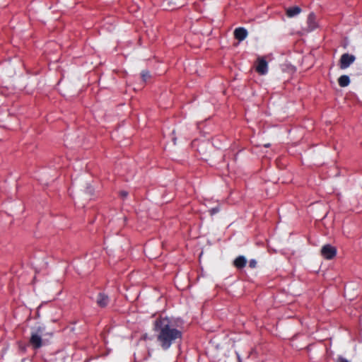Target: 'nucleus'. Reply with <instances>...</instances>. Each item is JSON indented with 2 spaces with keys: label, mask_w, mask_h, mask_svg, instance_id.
I'll list each match as a JSON object with an SVG mask.
<instances>
[{
  "label": "nucleus",
  "mask_w": 362,
  "mask_h": 362,
  "mask_svg": "<svg viewBox=\"0 0 362 362\" xmlns=\"http://www.w3.org/2000/svg\"><path fill=\"white\" fill-rule=\"evenodd\" d=\"M158 345L163 350H168L172 344L180 341L182 332L178 329L173 320L168 317H159L153 322Z\"/></svg>",
  "instance_id": "nucleus-1"
},
{
  "label": "nucleus",
  "mask_w": 362,
  "mask_h": 362,
  "mask_svg": "<svg viewBox=\"0 0 362 362\" xmlns=\"http://www.w3.org/2000/svg\"><path fill=\"white\" fill-rule=\"evenodd\" d=\"M45 327L44 326H35L31 328L29 342L33 349H38L42 346V337L45 335Z\"/></svg>",
  "instance_id": "nucleus-2"
},
{
  "label": "nucleus",
  "mask_w": 362,
  "mask_h": 362,
  "mask_svg": "<svg viewBox=\"0 0 362 362\" xmlns=\"http://www.w3.org/2000/svg\"><path fill=\"white\" fill-rule=\"evenodd\" d=\"M337 252V248L329 244L323 245L320 251L321 255L326 259H332Z\"/></svg>",
  "instance_id": "nucleus-3"
},
{
  "label": "nucleus",
  "mask_w": 362,
  "mask_h": 362,
  "mask_svg": "<svg viewBox=\"0 0 362 362\" xmlns=\"http://www.w3.org/2000/svg\"><path fill=\"white\" fill-rule=\"evenodd\" d=\"M356 57L353 54L348 53L343 54L339 59V67L341 69H347L351 64L354 62Z\"/></svg>",
  "instance_id": "nucleus-4"
},
{
  "label": "nucleus",
  "mask_w": 362,
  "mask_h": 362,
  "mask_svg": "<svg viewBox=\"0 0 362 362\" xmlns=\"http://www.w3.org/2000/svg\"><path fill=\"white\" fill-rule=\"evenodd\" d=\"M318 27L316 16L313 13H310L307 18V26L304 28L306 32H312Z\"/></svg>",
  "instance_id": "nucleus-5"
},
{
  "label": "nucleus",
  "mask_w": 362,
  "mask_h": 362,
  "mask_svg": "<svg viewBox=\"0 0 362 362\" xmlns=\"http://www.w3.org/2000/svg\"><path fill=\"white\" fill-rule=\"evenodd\" d=\"M255 69L260 75L266 74L268 71L267 62L262 57H258Z\"/></svg>",
  "instance_id": "nucleus-6"
},
{
  "label": "nucleus",
  "mask_w": 362,
  "mask_h": 362,
  "mask_svg": "<svg viewBox=\"0 0 362 362\" xmlns=\"http://www.w3.org/2000/svg\"><path fill=\"white\" fill-rule=\"evenodd\" d=\"M110 302L107 295L104 293H99L96 298V303L100 308L106 307Z\"/></svg>",
  "instance_id": "nucleus-7"
},
{
  "label": "nucleus",
  "mask_w": 362,
  "mask_h": 362,
  "mask_svg": "<svg viewBox=\"0 0 362 362\" xmlns=\"http://www.w3.org/2000/svg\"><path fill=\"white\" fill-rule=\"evenodd\" d=\"M233 34L236 40L243 41L247 37L248 33L245 28L239 27L235 29Z\"/></svg>",
  "instance_id": "nucleus-8"
},
{
  "label": "nucleus",
  "mask_w": 362,
  "mask_h": 362,
  "mask_svg": "<svg viewBox=\"0 0 362 362\" xmlns=\"http://www.w3.org/2000/svg\"><path fill=\"white\" fill-rule=\"evenodd\" d=\"M247 264V259L244 256H238L233 262L234 266L237 269H243Z\"/></svg>",
  "instance_id": "nucleus-9"
},
{
  "label": "nucleus",
  "mask_w": 362,
  "mask_h": 362,
  "mask_svg": "<svg viewBox=\"0 0 362 362\" xmlns=\"http://www.w3.org/2000/svg\"><path fill=\"white\" fill-rule=\"evenodd\" d=\"M301 12V8L299 6L289 7L286 9V16L289 18H293L298 15Z\"/></svg>",
  "instance_id": "nucleus-10"
},
{
  "label": "nucleus",
  "mask_w": 362,
  "mask_h": 362,
  "mask_svg": "<svg viewBox=\"0 0 362 362\" xmlns=\"http://www.w3.org/2000/svg\"><path fill=\"white\" fill-rule=\"evenodd\" d=\"M338 83L341 87H346L350 83V78L347 75H342L338 78Z\"/></svg>",
  "instance_id": "nucleus-11"
},
{
  "label": "nucleus",
  "mask_w": 362,
  "mask_h": 362,
  "mask_svg": "<svg viewBox=\"0 0 362 362\" xmlns=\"http://www.w3.org/2000/svg\"><path fill=\"white\" fill-rule=\"evenodd\" d=\"M151 77L150 72L147 70H144L141 72L142 80L146 82Z\"/></svg>",
  "instance_id": "nucleus-12"
},
{
  "label": "nucleus",
  "mask_w": 362,
  "mask_h": 362,
  "mask_svg": "<svg viewBox=\"0 0 362 362\" xmlns=\"http://www.w3.org/2000/svg\"><path fill=\"white\" fill-rule=\"evenodd\" d=\"M220 211V207L218 206L211 208L209 210V213L211 216H214Z\"/></svg>",
  "instance_id": "nucleus-13"
},
{
  "label": "nucleus",
  "mask_w": 362,
  "mask_h": 362,
  "mask_svg": "<svg viewBox=\"0 0 362 362\" xmlns=\"http://www.w3.org/2000/svg\"><path fill=\"white\" fill-rule=\"evenodd\" d=\"M256 265H257V262H256L255 259H250V262H249L250 267L255 268V267H256Z\"/></svg>",
  "instance_id": "nucleus-14"
},
{
  "label": "nucleus",
  "mask_w": 362,
  "mask_h": 362,
  "mask_svg": "<svg viewBox=\"0 0 362 362\" xmlns=\"http://www.w3.org/2000/svg\"><path fill=\"white\" fill-rule=\"evenodd\" d=\"M337 362H349V361L346 358H345L342 356H339Z\"/></svg>",
  "instance_id": "nucleus-15"
},
{
  "label": "nucleus",
  "mask_w": 362,
  "mask_h": 362,
  "mask_svg": "<svg viewBox=\"0 0 362 362\" xmlns=\"http://www.w3.org/2000/svg\"><path fill=\"white\" fill-rule=\"evenodd\" d=\"M120 195H121V197H122L123 198H125V197H127L128 193H127V192H125V191H122V192H120Z\"/></svg>",
  "instance_id": "nucleus-16"
},
{
  "label": "nucleus",
  "mask_w": 362,
  "mask_h": 362,
  "mask_svg": "<svg viewBox=\"0 0 362 362\" xmlns=\"http://www.w3.org/2000/svg\"><path fill=\"white\" fill-rule=\"evenodd\" d=\"M264 147L268 148L270 146V144H266L264 145Z\"/></svg>",
  "instance_id": "nucleus-17"
}]
</instances>
